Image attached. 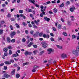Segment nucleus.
<instances>
[{
  "label": "nucleus",
  "instance_id": "1",
  "mask_svg": "<svg viewBox=\"0 0 79 79\" xmlns=\"http://www.w3.org/2000/svg\"><path fill=\"white\" fill-rule=\"evenodd\" d=\"M72 53L73 55H75L76 56H78V55L79 53V51L76 50H73L72 51Z\"/></svg>",
  "mask_w": 79,
  "mask_h": 79
},
{
  "label": "nucleus",
  "instance_id": "2",
  "mask_svg": "<svg viewBox=\"0 0 79 79\" xmlns=\"http://www.w3.org/2000/svg\"><path fill=\"white\" fill-rule=\"evenodd\" d=\"M24 54L26 56H27L28 55H31L32 54V52H29L27 51H26L24 53Z\"/></svg>",
  "mask_w": 79,
  "mask_h": 79
},
{
  "label": "nucleus",
  "instance_id": "3",
  "mask_svg": "<svg viewBox=\"0 0 79 79\" xmlns=\"http://www.w3.org/2000/svg\"><path fill=\"white\" fill-rule=\"evenodd\" d=\"M3 77H6V78H8V77H10V75L6 73H5L4 74Z\"/></svg>",
  "mask_w": 79,
  "mask_h": 79
},
{
  "label": "nucleus",
  "instance_id": "4",
  "mask_svg": "<svg viewBox=\"0 0 79 79\" xmlns=\"http://www.w3.org/2000/svg\"><path fill=\"white\" fill-rule=\"evenodd\" d=\"M16 35V32L15 31H13L10 34V37L11 38H13L14 35Z\"/></svg>",
  "mask_w": 79,
  "mask_h": 79
},
{
  "label": "nucleus",
  "instance_id": "5",
  "mask_svg": "<svg viewBox=\"0 0 79 79\" xmlns=\"http://www.w3.org/2000/svg\"><path fill=\"white\" fill-rule=\"evenodd\" d=\"M61 57L62 58H67V56L65 54H62L61 55Z\"/></svg>",
  "mask_w": 79,
  "mask_h": 79
},
{
  "label": "nucleus",
  "instance_id": "6",
  "mask_svg": "<svg viewBox=\"0 0 79 79\" xmlns=\"http://www.w3.org/2000/svg\"><path fill=\"white\" fill-rule=\"evenodd\" d=\"M44 38H47V39H48L49 38V35L48 34L46 35L45 34H44L43 35Z\"/></svg>",
  "mask_w": 79,
  "mask_h": 79
},
{
  "label": "nucleus",
  "instance_id": "7",
  "mask_svg": "<svg viewBox=\"0 0 79 79\" xmlns=\"http://www.w3.org/2000/svg\"><path fill=\"white\" fill-rule=\"evenodd\" d=\"M74 10H75V7H71L70 9V10L71 11V12H74Z\"/></svg>",
  "mask_w": 79,
  "mask_h": 79
},
{
  "label": "nucleus",
  "instance_id": "8",
  "mask_svg": "<svg viewBox=\"0 0 79 79\" xmlns=\"http://www.w3.org/2000/svg\"><path fill=\"white\" fill-rule=\"evenodd\" d=\"M44 19L45 21H48H48H50V19L48 18L47 17H45Z\"/></svg>",
  "mask_w": 79,
  "mask_h": 79
},
{
  "label": "nucleus",
  "instance_id": "9",
  "mask_svg": "<svg viewBox=\"0 0 79 79\" xmlns=\"http://www.w3.org/2000/svg\"><path fill=\"white\" fill-rule=\"evenodd\" d=\"M45 15V12H42V13L40 14V17H43V15Z\"/></svg>",
  "mask_w": 79,
  "mask_h": 79
},
{
  "label": "nucleus",
  "instance_id": "10",
  "mask_svg": "<svg viewBox=\"0 0 79 79\" xmlns=\"http://www.w3.org/2000/svg\"><path fill=\"white\" fill-rule=\"evenodd\" d=\"M5 64H10L11 63L10 62V61H5Z\"/></svg>",
  "mask_w": 79,
  "mask_h": 79
},
{
  "label": "nucleus",
  "instance_id": "11",
  "mask_svg": "<svg viewBox=\"0 0 79 79\" xmlns=\"http://www.w3.org/2000/svg\"><path fill=\"white\" fill-rule=\"evenodd\" d=\"M8 51V48H5L3 49V51L4 52H7Z\"/></svg>",
  "mask_w": 79,
  "mask_h": 79
},
{
  "label": "nucleus",
  "instance_id": "12",
  "mask_svg": "<svg viewBox=\"0 0 79 79\" xmlns=\"http://www.w3.org/2000/svg\"><path fill=\"white\" fill-rule=\"evenodd\" d=\"M47 50L49 52L48 54H50L51 53V52H52V49L51 48H49L47 49Z\"/></svg>",
  "mask_w": 79,
  "mask_h": 79
},
{
  "label": "nucleus",
  "instance_id": "13",
  "mask_svg": "<svg viewBox=\"0 0 79 79\" xmlns=\"http://www.w3.org/2000/svg\"><path fill=\"white\" fill-rule=\"evenodd\" d=\"M15 69H14L11 72V74L12 75H15Z\"/></svg>",
  "mask_w": 79,
  "mask_h": 79
},
{
  "label": "nucleus",
  "instance_id": "14",
  "mask_svg": "<svg viewBox=\"0 0 79 79\" xmlns=\"http://www.w3.org/2000/svg\"><path fill=\"white\" fill-rule=\"evenodd\" d=\"M56 47H57V48H58L60 49H62V48H63V47L61 46H60L59 45H56Z\"/></svg>",
  "mask_w": 79,
  "mask_h": 79
},
{
  "label": "nucleus",
  "instance_id": "15",
  "mask_svg": "<svg viewBox=\"0 0 79 79\" xmlns=\"http://www.w3.org/2000/svg\"><path fill=\"white\" fill-rule=\"evenodd\" d=\"M20 76V75H19V74H17L16 75V78H19V77Z\"/></svg>",
  "mask_w": 79,
  "mask_h": 79
},
{
  "label": "nucleus",
  "instance_id": "16",
  "mask_svg": "<svg viewBox=\"0 0 79 79\" xmlns=\"http://www.w3.org/2000/svg\"><path fill=\"white\" fill-rule=\"evenodd\" d=\"M61 27V25L59 24L58 26V28L59 29H60Z\"/></svg>",
  "mask_w": 79,
  "mask_h": 79
},
{
  "label": "nucleus",
  "instance_id": "17",
  "mask_svg": "<svg viewBox=\"0 0 79 79\" xmlns=\"http://www.w3.org/2000/svg\"><path fill=\"white\" fill-rule=\"evenodd\" d=\"M53 11L54 13H56L57 12V11H58V10H57V9L56 8H55L53 10Z\"/></svg>",
  "mask_w": 79,
  "mask_h": 79
},
{
  "label": "nucleus",
  "instance_id": "18",
  "mask_svg": "<svg viewBox=\"0 0 79 79\" xmlns=\"http://www.w3.org/2000/svg\"><path fill=\"white\" fill-rule=\"evenodd\" d=\"M44 52H44V51H42L40 52V55H42V54H43V53H44Z\"/></svg>",
  "mask_w": 79,
  "mask_h": 79
},
{
  "label": "nucleus",
  "instance_id": "19",
  "mask_svg": "<svg viewBox=\"0 0 79 79\" xmlns=\"http://www.w3.org/2000/svg\"><path fill=\"white\" fill-rule=\"evenodd\" d=\"M33 36L34 37H36L38 36V34H33Z\"/></svg>",
  "mask_w": 79,
  "mask_h": 79
},
{
  "label": "nucleus",
  "instance_id": "20",
  "mask_svg": "<svg viewBox=\"0 0 79 79\" xmlns=\"http://www.w3.org/2000/svg\"><path fill=\"white\" fill-rule=\"evenodd\" d=\"M7 41L8 42L10 43L11 42V40H10V39L9 38H7Z\"/></svg>",
  "mask_w": 79,
  "mask_h": 79
},
{
  "label": "nucleus",
  "instance_id": "21",
  "mask_svg": "<svg viewBox=\"0 0 79 79\" xmlns=\"http://www.w3.org/2000/svg\"><path fill=\"white\" fill-rule=\"evenodd\" d=\"M30 2L32 3L34 5V4H35V0H31V1H30Z\"/></svg>",
  "mask_w": 79,
  "mask_h": 79
},
{
  "label": "nucleus",
  "instance_id": "22",
  "mask_svg": "<svg viewBox=\"0 0 79 79\" xmlns=\"http://www.w3.org/2000/svg\"><path fill=\"white\" fill-rule=\"evenodd\" d=\"M19 12L20 13L22 14L23 13V12H24V11L23 10H20L19 11Z\"/></svg>",
  "mask_w": 79,
  "mask_h": 79
},
{
  "label": "nucleus",
  "instance_id": "23",
  "mask_svg": "<svg viewBox=\"0 0 79 79\" xmlns=\"http://www.w3.org/2000/svg\"><path fill=\"white\" fill-rule=\"evenodd\" d=\"M15 25H16V27H17V28H19L20 27H19V25H18V24L16 23L15 24Z\"/></svg>",
  "mask_w": 79,
  "mask_h": 79
},
{
  "label": "nucleus",
  "instance_id": "24",
  "mask_svg": "<svg viewBox=\"0 0 79 79\" xmlns=\"http://www.w3.org/2000/svg\"><path fill=\"white\" fill-rule=\"evenodd\" d=\"M3 30H0V35L3 34Z\"/></svg>",
  "mask_w": 79,
  "mask_h": 79
},
{
  "label": "nucleus",
  "instance_id": "25",
  "mask_svg": "<svg viewBox=\"0 0 79 79\" xmlns=\"http://www.w3.org/2000/svg\"><path fill=\"white\" fill-rule=\"evenodd\" d=\"M63 34L64 36H67V34L65 32H63Z\"/></svg>",
  "mask_w": 79,
  "mask_h": 79
},
{
  "label": "nucleus",
  "instance_id": "26",
  "mask_svg": "<svg viewBox=\"0 0 79 79\" xmlns=\"http://www.w3.org/2000/svg\"><path fill=\"white\" fill-rule=\"evenodd\" d=\"M75 38H76V36L74 35H72V39H75Z\"/></svg>",
  "mask_w": 79,
  "mask_h": 79
},
{
  "label": "nucleus",
  "instance_id": "27",
  "mask_svg": "<svg viewBox=\"0 0 79 79\" xmlns=\"http://www.w3.org/2000/svg\"><path fill=\"white\" fill-rule=\"evenodd\" d=\"M33 27L34 29H35V28H37V26L35 25H33Z\"/></svg>",
  "mask_w": 79,
  "mask_h": 79
},
{
  "label": "nucleus",
  "instance_id": "28",
  "mask_svg": "<svg viewBox=\"0 0 79 79\" xmlns=\"http://www.w3.org/2000/svg\"><path fill=\"white\" fill-rule=\"evenodd\" d=\"M12 56L13 57H16V56H17V55L15 54H14L12 55Z\"/></svg>",
  "mask_w": 79,
  "mask_h": 79
},
{
  "label": "nucleus",
  "instance_id": "29",
  "mask_svg": "<svg viewBox=\"0 0 79 79\" xmlns=\"http://www.w3.org/2000/svg\"><path fill=\"white\" fill-rule=\"evenodd\" d=\"M67 23H68V25H69V26H70L71 25V21H67Z\"/></svg>",
  "mask_w": 79,
  "mask_h": 79
},
{
  "label": "nucleus",
  "instance_id": "30",
  "mask_svg": "<svg viewBox=\"0 0 79 79\" xmlns=\"http://www.w3.org/2000/svg\"><path fill=\"white\" fill-rule=\"evenodd\" d=\"M28 64V63L26 62L23 64V66H24L25 65H27Z\"/></svg>",
  "mask_w": 79,
  "mask_h": 79
},
{
  "label": "nucleus",
  "instance_id": "31",
  "mask_svg": "<svg viewBox=\"0 0 79 79\" xmlns=\"http://www.w3.org/2000/svg\"><path fill=\"white\" fill-rule=\"evenodd\" d=\"M37 52V51H33V53H34V54H35V55H36Z\"/></svg>",
  "mask_w": 79,
  "mask_h": 79
},
{
  "label": "nucleus",
  "instance_id": "32",
  "mask_svg": "<svg viewBox=\"0 0 79 79\" xmlns=\"http://www.w3.org/2000/svg\"><path fill=\"white\" fill-rule=\"evenodd\" d=\"M34 32V31H33L32 30L30 31V34L32 35H33Z\"/></svg>",
  "mask_w": 79,
  "mask_h": 79
},
{
  "label": "nucleus",
  "instance_id": "33",
  "mask_svg": "<svg viewBox=\"0 0 79 79\" xmlns=\"http://www.w3.org/2000/svg\"><path fill=\"white\" fill-rule=\"evenodd\" d=\"M62 40V38H61V37H59L58 38V41H59V40Z\"/></svg>",
  "mask_w": 79,
  "mask_h": 79
},
{
  "label": "nucleus",
  "instance_id": "34",
  "mask_svg": "<svg viewBox=\"0 0 79 79\" xmlns=\"http://www.w3.org/2000/svg\"><path fill=\"white\" fill-rule=\"evenodd\" d=\"M9 53V55H11V54H12V52L11 51V50H10Z\"/></svg>",
  "mask_w": 79,
  "mask_h": 79
},
{
  "label": "nucleus",
  "instance_id": "35",
  "mask_svg": "<svg viewBox=\"0 0 79 79\" xmlns=\"http://www.w3.org/2000/svg\"><path fill=\"white\" fill-rule=\"evenodd\" d=\"M4 56H7L8 55V53H7V52H6L4 53Z\"/></svg>",
  "mask_w": 79,
  "mask_h": 79
},
{
  "label": "nucleus",
  "instance_id": "36",
  "mask_svg": "<svg viewBox=\"0 0 79 79\" xmlns=\"http://www.w3.org/2000/svg\"><path fill=\"white\" fill-rule=\"evenodd\" d=\"M22 24L23 25V26H26L27 25V24L25 23V22H23L22 23Z\"/></svg>",
  "mask_w": 79,
  "mask_h": 79
},
{
  "label": "nucleus",
  "instance_id": "37",
  "mask_svg": "<svg viewBox=\"0 0 79 79\" xmlns=\"http://www.w3.org/2000/svg\"><path fill=\"white\" fill-rule=\"evenodd\" d=\"M26 39L25 38H23L22 40V42H26Z\"/></svg>",
  "mask_w": 79,
  "mask_h": 79
},
{
  "label": "nucleus",
  "instance_id": "38",
  "mask_svg": "<svg viewBox=\"0 0 79 79\" xmlns=\"http://www.w3.org/2000/svg\"><path fill=\"white\" fill-rule=\"evenodd\" d=\"M15 39H13L11 40V42L13 43L15 42Z\"/></svg>",
  "mask_w": 79,
  "mask_h": 79
},
{
  "label": "nucleus",
  "instance_id": "39",
  "mask_svg": "<svg viewBox=\"0 0 79 79\" xmlns=\"http://www.w3.org/2000/svg\"><path fill=\"white\" fill-rule=\"evenodd\" d=\"M42 47H43L44 48H46L47 47V46L45 45L44 44H43L42 45Z\"/></svg>",
  "mask_w": 79,
  "mask_h": 79
},
{
  "label": "nucleus",
  "instance_id": "40",
  "mask_svg": "<svg viewBox=\"0 0 79 79\" xmlns=\"http://www.w3.org/2000/svg\"><path fill=\"white\" fill-rule=\"evenodd\" d=\"M4 69L5 70H6L7 69V67L6 66H4Z\"/></svg>",
  "mask_w": 79,
  "mask_h": 79
},
{
  "label": "nucleus",
  "instance_id": "41",
  "mask_svg": "<svg viewBox=\"0 0 79 79\" xmlns=\"http://www.w3.org/2000/svg\"><path fill=\"white\" fill-rule=\"evenodd\" d=\"M42 35H43V33H41L39 34V35L40 37H42Z\"/></svg>",
  "mask_w": 79,
  "mask_h": 79
},
{
  "label": "nucleus",
  "instance_id": "42",
  "mask_svg": "<svg viewBox=\"0 0 79 79\" xmlns=\"http://www.w3.org/2000/svg\"><path fill=\"white\" fill-rule=\"evenodd\" d=\"M37 67H38V66L35 65L33 67V68L34 69H37Z\"/></svg>",
  "mask_w": 79,
  "mask_h": 79
},
{
  "label": "nucleus",
  "instance_id": "43",
  "mask_svg": "<svg viewBox=\"0 0 79 79\" xmlns=\"http://www.w3.org/2000/svg\"><path fill=\"white\" fill-rule=\"evenodd\" d=\"M33 47H34V48H37V45L35 44L33 45Z\"/></svg>",
  "mask_w": 79,
  "mask_h": 79
},
{
  "label": "nucleus",
  "instance_id": "44",
  "mask_svg": "<svg viewBox=\"0 0 79 79\" xmlns=\"http://www.w3.org/2000/svg\"><path fill=\"white\" fill-rule=\"evenodd\" d=\"M10 20L11 21H14L15 20V19L14 18H12Z\"/></svg>",
  "mask_w": 79,
  "mask_h": 79
},
{
  "label": "nucleus",
  "instance_id": "45",
  "mask_svg": "<svg viewBox=\"0 0 79 79\" xmlns=\"http://www.w3.org/2000/svg\"><path fill=\"white\" fill-rule=\"evenodd\" d=\"M50 40L51 41H54V39L53 37H52L50 38Z\"/></svg>",
  "mask_w": 79,
  "mask_h": 79
},
{
  "label": "nucleus",
  "instance_id": "46",
  "mask_svg": "<svg viewBox=\"0 0 79 79\" xmlns=\"http://www.w3.org/2000/svg\"><path fill=\"white\" fill-rule=\"evenodd\" d=\"M7 17H8V18H10L11 17V14L9 13L7 15Z\"/></svg>",
  "mask_w": 79,
  "mask_h": 79
},
{
  "label": "nucleus",
  "instance_id": "47",
  "mask_svg": "<svg viewBox=\"0 0 79 79\" xmlns=\"http://www.w3.org/2000/svg\"><path fill=\"white\" fill-rule=\"evenodd\" d=\"M15 61H14V60L11 59L10 60V63H14Z\"/></svg>",
  "mask_w": 79,
  "mask_h": 79
},
{
  "label": "nucleus",
  "instance_id": "48",
  "mask_svg": "<svg viewBox=\"0 0 79 79\" xmlns=\"http://www.w3.org/2000/svg\"><path fill=\"white\" fill-rule=\"evenodd\" d=\"M64 6V4L63 3H62L60 6V7H63Z\"/></svg>",
  "mask_w": 79,
  "mask_h": 79
},
{
  "label": "nucleus",
  "instance_id": "49",
  "mask_svg": "<svg viewBox=\"0 0 79 79\" xmlns=\"http://www.w3.org/2000/svg\"><path fill=\"white\" fill-rule=\"evenodd\" d=\"M43 44L44 45V44L45 45H48V44H47V43H46V42H43Z\"/></svg>",
  "mask_w": 79,
  "mask_h": 79
},
{
  "label": "nucleus",
  "instance_id": "50",
  "mask_svg": "<svg viewBox=\"0 0 79 79\" xmlns=\"http://www.w3.org/2000/svg\"><path fill=\"white\" fill-rule=\"evenodd\" d=\"M10 29H11V30H13V26H12V25L10 26Z\"/></svg>",
  "mask_w": 79,
  "mask_h": 79
},
{
  "label": "nucleus",
  "instance_id": "51",
  "mask_svg": "<svg viewBox=\"0 0 79 79\" xmlns=\"http://www.w3.org/2000/svg\"><path fill=\"white\" fill-rule=\"evenodd\" d=\"M52 29L54 31H56V29L55 27H53L52 28Z\"/></svg>",
  "mask_w": 79,
  "mask_h": 79
},
{
  "label": "nucleus",
  "instance_id": "52",
  "mask_svg": "<svg viewBox=\"0 0 79 79\" xmlns=\"http://www.w3.org/2000/svg\"><path fill=\"white\" fill-rule=\"evenodd\" d=\"M67 5H69L70 4V2H69V1H67L66 2Z\"/></svg>",
  "mask_w": 79,
  "mask_h": 79
},
{
  "label": "nucleus",
  "instance_id": "53",
  "mask_svg": "<svg viewBox=\"0 0 79 79\" xmlns=\"http://www.w3.org/2000/svg\"><path fill=\"white\" fill-rule=\"evenodd\" d=\"M25 32L26 33V34H28V30H26L25 31Z\"/></svg>",
  "mask_w": 79,
  "mask_h": 79
},
{
  "label": "nucleus",
  "instance_id": "54",
  "mask_svg": "<svg viewBox=\"0 0 79 79\" xmlns=\"http://www.w3.org/2000/svg\"><path fill=\"white\" fill-rule=\"evenodd\" d=\"M17 71H19V70H20V67H19V66H18L17 67Z\"/></svg>",
  "mask_w": 79,
  "mask_h": 79
},
{
  "label": "nucleus",
  "instance_id": "55",
  "mask_svg": "<svg viewBox=\"0 0 79 79\" xmlns=\"http://www.w3.org/2000/svg\"><path fill=\"white\" fill-rule=\"evenodd\" d=\"M14 66H15V67H17V66H18V64H15L14 65Z\"/></svg>",
  "mask_w": 79,
  "mask_h": 79
},
{
  "label": "nucleus",
  "instance_id": "56",
  "mask_svg": "<svg viewBox=\"0 0 79 79\" xmlns=\"http://www.w3.org/2000/svg\"><path fill=\"white\" fill-rule=\"evenodd\" d=\"M32 72H33V73L35 72V69H33L32 70Z\"/></svg>",
  "mask_w": 79,
  "mask_h": 79
},
{
  "label": "nucleus",
  "instance_id": "57",
  "mask_svg": "<svg viewBox=\"0 0 79 79\" xmlns=\"http://www.w3.org/2000/svg\"><path fill=\"white\" fill-rule=\"evenodd\" d=\"M28 26L29 27H32V26L31 24L29 23L28 24Z\"/></svg>",
  "mask_w": 79,
  "mask_h": 79
},
{
  "label": "nucleus",
  "instance_id": "58",
  "mask_svg": "<svg viewBox=\"0 0 79 79\" xmlns=\"http://www.w3.org/2000/svg\"><path fill=\"white\" fill-rule=\"evenodd\" d=\"M35 5L36 7H37V8H39V5H37V4H35Z\"/></svg>",
  "mask_w": 79,
  "mask_h": 79
},
{
  "label": "nucleus",
  "instance_id": "59",
  "mask_svg": "<svg viewBox=\"0 0 79 79\" xmlns=\"http://www.w3.org/2000/svg\"><path fill=\"white\" fill-rule=\"evenodd\" d=\"M50 35L51 36H52V37H53V36H54V35H53V33H50Z\"/></svg>",
  "mask_w": 79,
  "mask_h": 79
},
{
  "label": "nucleus",
  "instance_id": "60",
  "mask_svg": "<svg viewBox=\"0 0 79 79\" xmlns=\"http://www.w3.org/2000/svg\"><path fill=\"white\" fill-rule=\"evenodd\" d=\"M63 29H64V30H66V27H64Z\"/></svg>",
  "mask_w": 79,
  "mask_h": 79
},
{
  "label": "nucleus",
  "instance_id": "61",
  "mask_svg": "<svg viewBox=\"0 0 79 79\" xmlns=\"http://www.w3.org/2000/svg\"><path fill=\"white\" fill-rule=\"evenodd\" d=\"M5 21H1V23H2V24H4V23H5Z\"/></svg>",
  "mask_w": 79,
  "mask_h": 79
},
{
  "label": "nucleus",
  "instance_id": "62",
  "mask_svg": "<svg viewBox=\"0 0 79 79\" xmlns=\"http://www.w3.org/2000/svg\"><path fill=\"white\" fill-rule=\"evenodd\" d=\"M31 45L30 44H28L27 46V47L28 48V47H31Z\"/></svg>",
  "mask_w": 79,
  "mask_h": 79
},
{
  "label": "nucleus",
  "instance_id": "63",
  "mask_svg": "<svg viewBox=\"0 0 79 79\" xmlns=\"http://www.w3.org/2000/svg\"><path fill=\"white\" fill-rule=\"evenodd\" d=\"M28 12H32V10L31 9H28Z\"/></svg>",
  "mask_w": 79,
  "mask_h": 79
},
{
  "label": "nucleus",
  "instance_id": "64",
  "mask_svg": "<svg viewBox=\"0 0 79 79\" xmlns=\"http://www.w3.org/2000/svg\"><path fill=\"white\" fill-rule=\"evenodd\" d=\"M77 50L78 51H79V47H77Z\"/></svg>",
  "mask_w": 79,
  "mask_h": 79
}]
</instances>
